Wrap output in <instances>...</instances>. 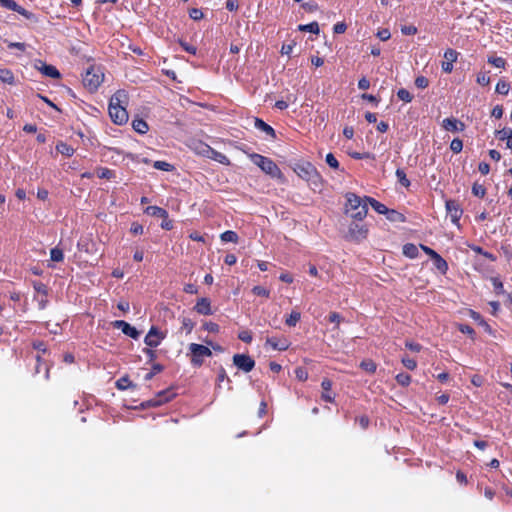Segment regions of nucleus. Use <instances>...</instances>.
<instances>
[{
    "instance_id": "1a4fd4ad",
    "label": "nucleus",
    "mask_w": 512,
    "mask_h": 512,
    "mask_svg": "<svg viewBox=\"0 0 512 512\" xmlns=\"http://www.w3.org/2000/svg\"><path fill=\"white\" fill-rule=\"evenodd\" d=\"M446 210L447 214L451 219V222L456 225L460 226V218L463 214V210L460 207V204L456 200H447L446 201Z\"/></svg>"
},
{
    "instance_id": "8fccbe9b",
    "label": "nucleus",
    "mask_w": 512,
    "mask_h": 512,
    "mask_svg": "<svg viewBox=\"0 0 512 512\" xmlns=\"http://www.w3.org/2000/svg\"><path fill=\"white\" fill-rule=\"evenodd\" d=\"M353 159H356V160H361V159H371V160H375V156L369 152H364V153H360V152H352L349 154Z\"/></svg>"
},
{
    "instance_id": "aec40b11",
    "label": "nucleus",
    "mask_w": 512,
    "mask_h": 512,
    "mask_svg": "<svg viewBox=\"0 0 512 512\" xmlns=\"http://www.w3.org/2000/svg\"><path fill=\"white\" fill-rule=\"evenodd\" d=\"M207 151L209 152L207 155V158H210V159H212L220 164L226 165V166L231 164L229 158L225 154H223L213 148H211V150L207 149Z\"/></svg>"
},
{
    "instance_id": "bb28decb",
    "label": "nucleus",
    "mask_w": 512,
    "mask_h": 512,
    "mask_svg": "<svg viewBox=\"0 0 512 512\" xmlns=\"http://www.w3.org/2000/svg\"><path fill=\"white\" fill-rule=\"evenodd\" d=\"M132 127L136 132L140 134H145L149 129L147 122L143 119H134L132 122Z\"/></svg>"
},
{
    "instance_id": "774afa93",
    "label": "nucleus",
    "mask_w": 512,
    "mask_h": 512,
    "mask_svg": "<svg viewBox=\"0 0 512 512\" xmlns=\"http://www.w3.org/2000/svg\"><path fill=\"white\" fill-rule=\"evenodd\" d=\"M295 375L300 381H305L308 378L307 371L302 367H298L295 369Z\"/></svg>"
},
{
    "instance_id": "c85d7f7f",
    "label": "nucleus",
    "mask_w": 512,
    "mask_h": 512,
    "mask_svg": "<svg viewBox=\"0 0 512 512\" xmlns=\"http://www.w3.org/2000/svg\"><path fill=\"white\" fill-rule=\"evenodd\" d=\"M487 62L496 68L504 69L506 66V60L503 57L494 55L488 56Z\"/></svg>"
},
{
    "instance_id": "0eeeda50",
    "label": "nucleus",
    "mask_w": 512,
    "mask_h": 512,
    "mask_svg": "<svg viewBox=\"0 0 512 512\" xmlns=\"http://www.w3.org/2000/svg\"><path fill=\"white\" fill-rule=\"evenodd\" d=\"M166 335V332L161 331L156 326H152L144 338V343L150 348H156L166 338Z\"/></svg>"
},
{
    "instance_id": "c03bdc74",
    "label": "nucleus",
    "mask_w": 512,
    "mask_h": 512,
    "mask_svg": "<svg viewBox=\"0 0 512 512\" xmlns=\"http://www.w3.org/2000/svg\"><path fill=\"white\" fill-rule=\"evenodd\" d=\"M450 149L453 153L458 154L463 149V142L460 138H454L450 143Z\"/></svg>"
},
{
    "instance_id": "f03ea898",
    "label": "nucleus",
    "mask_w": 512,
    "mask_h": 512,
    "mask_svg": "<svg viewBox=\"0 0 512 512\" xmlns=\"http://www.w3.org/2000/svg\"><path fill=\"white\" fill-rule=\"evenodd\" d=\"M346 209L345 212L350 214V217L356 221H362L368 213V201L359 197L355 193L349 192L346 194Z\"/></svg>"
},
{
    "instance_id": "b1692460",
    "label": "nucleus",
    "mask_w": 512,
    "mask_h": 512,
    "mask_svg": "<svg viewBox=\"0 0 512 512\" xmlns=\"http://www.w3.org/2000/svg\"><path fill=\"white\" fill-rule=\"evenodd\" d=\"M146 213L151 216H155V217H159V218H163V219L168 218V212L164 208H161L159 206L147 207Z\"/></svg>"
},
{
    "instance_id": "39448f33",
    "label": "nucleus",
    "mask_w": 512,
    "mask_h": 512,
    "mask_svg": "<svg viewBox=\"0 0 512 512\" xmlns=\"http://www.w3.org/2000/svg\"><path fill=\"white\" fill-rule=\"evenodd\" d=\"M104 80V73L100 68L90 66L83 75V85L90 92H95Z\"/></svg>"
},
{
    "instance_id": "9b49d317",
    "label": "nucleus",
    "mask_w": 512,
    "mask_h": 512,
    "mask_svg": "<svg viewBox=\"0 0 512 512\" xmlns=\"http://www.w3.org/2000/svg\"><path fill=\"white\" fill-rule=\"evenodd\" d=\"M459 53L454 49H447L444 52L445 61L442 62L441 68L445 73H451L453 70V63L457 61Z\"/></svg>"
},
{
    "instance_id": "0e129e2a",
    "label": "nucleus",
    "mask_w": 512,
    "mask_h": 512,
    "mask_svg": "<svg viewBox=\"0 0 512 512\" xmlns=\"http://www.w3.org/2000/svg\"><path fill=\"white\" fill-rule=\"evenodd\" d=\"M238 338L245 343H251L252 334L249 330H243L238 334Z\"/></svg>"
},
{
    "instance_id": "2f4dec72",
    "label": "nucleus",
    "mask_w": 512,
    "mask_h": 512,
    "mask_svg": "<svg viewBox=\"0 0 512 512\" xmlns=\"http://www.w3.org/2000/svg\"><path fill=\"white\" fill-rule=\"evenodd\" d=\"M509 90H510V84L506 80L500 79L497 82L496 88H495L496 93L501 94V95H507L509 93Z\"/></svg>"
},
{
    "instance_id": "473e14b6",
    "label": "nucleus",
    "mask_w": 512,
    "mask_h": 512,
    "mask_svg": "<svg viewBox=\"0 0 512 512\" xmlns=\"http://www.w3.org/2000/svg\"><path fill=\"white\" fill-rule=\"evenodd\" d=\"M301 314L298 311H292L285 319V324L289 327H294L300 321Z\"/></svg>"
},
{
    "instance_id": "9d476101",
    "label": "nucleus",
    "mask_w": 512,
    "mask_h": 512,
    "mask_svg": "<svg viewBox=\"0 0 512 512\" xmlns=\"http://www.w3.org/2000/svg\"><path fill=\"white\" fill-rule=\"evenodd\" d=\"M349 236L355 241L366 239L368 235V228L365 224L352 223L348 230Z\"/></svg>"
},
{
    "instance_id": "a18cd8bd",
    "label": "nucleus",
    "mask_w": 512,
    "mask_h": 512,
    "mask_svg": "<svg viewBox=\"0 0 512 512\" xmlns=\"http://www.w3.org/2000/svg\"><path fill=\"white\" fill-rule=\"evenodd\" d=\"M252 293L256 296L265 297V298H269V296H270V291L260 285L254 286L252 289Z\"/></svg>"
},
{
    "instance_id": "49530a36",
    "label": "nucleus",
    "mask_w": 512,
    "mask_h": 512,
    "mask_svg": "<svg viewBox=\"0 0 512 512\" xmlns=\"http://www.w3.org/2000/svg\"><path fill=\"white\" fill-rule=\"evenodd\" d=\"M492 285L494 288V291L496 294H503L504 293V285L502 281L498 277H494L491 279Z\"/></svg>"
},
{
    "instance_id": "052dcab7",
    "label": "nucleus",
    "mask_w": 512,
    "mask_h": 512,
    "mask_svg": "<svg viewBox=\"0 0 512 512\" xmlns=\"http://www.w3.org/2000/svg\"><path fill=\"white\" fill-rule=\"evenodd\" d=\"M131 385V381L128 377H122L116 382V386L120 390H125Z\"/></svg>"
},
{
    "instance_id": "393cba45",
    "label": "nucleus",
    "mask_w": 512,
    "mask_h": 512,
    "mask_svg": "<svg viewBox=\"0 0 512 512\" xmlns=\"http://www.w3.org/2000/svg\"><path fill=\"white\" fill-rule=\"evenodd\" d=\"M403 254L410 259H415L419 255L418 247L413 243H407L403 246Z\"/></svg>"
},
{
    "instance_id": "37998d69",
    "label": "nucleus",
    "mask_w": 512,
    "mask_h": 512,
    "mask_svg": "<svg viewBox=\"0 0 512 512\" xmlns=\"http://www.w3.org/2000/svg\"><path fill=\"white\" fill-rule=\"evenodd\" d=\"M299 29L302 31H308L310 33L318 34L319 33V25L317 22H311L306 25H300Z\"/></svg>"
},
{
    "instance_id": "603ef678",
    "label": "nucleus",
    "mask_w": 512,
    "mask_h": 512,
    "mask_svg": "<svg viewBox=\"0 0 512 512\" xmlns=\"http://www.w3.org/2000/svg\"><path fill=\"white\" fill-rule=\"evenodd\" d=\"M401 362L409 370H415L417 368V362L408 356L402 357Z\"/></svg>"
},
{
    "instance_id": "4d7b16f0",
    "label": "nucleus",
    "mask_w": 512,
    "mask_h": 512,
    "mask_svg": "<svg viewBox=\"0 0 512 512\" xmlns=\"http://www.w3.org/2000/svg\"><path fill=\"white\" fill-rule=\"evenodd\" d=\"M326 163L333 169L339 168V162L332 153H328L325 158Z\"/></svg>"
},
{
    "instance_id": "680f3d73",
    "label": "nucleus",
    "mask_w": 512,
    "mask_h": 512,
    "mask_svg": "<svg viewBox=\"0 0 512 512\" xmlns=\"http://www.w3.org/2000/svg\"><path fill=\"white\" fill-rule=\"evenodd\" d=\"M355 421L359 424L362 429H367L370 423L368 416L361 415L356 417Z\"/></svg>"
},
{
    "instance_id": "c756f323",
    "label": "nucleus",
    "mask_w": 512,
    "mask_h": 512,
    "mask_svg": "<svg viewBox=\"0 0 512 512\" xmlns=\"http://www.w3.org/2000/svg\"><path fill=\"white\" fill-rule=\"evenodd\" d=\"M387 219L393 222H404L405 216L393 209H388V212L385 214Z\"/></svg>"
},
{
    "instance_id": "6ab92c4d",
    "label": "nucleus",
    "mask_w": 512,
    "mask_h": 512,
    "mask_svg": "<svg viewBox=\"0 0 512 512\" xmlns=\"http://www.w3.org/2000/svg\"><path fill=\"white\" fill-rule=\"evenodd\" d=\"M468 315L475 321L477 322L481 327H483V329L488 333V334H493V330L491 328V326L484 320V318L482 317V315L475 311V310H472V309H469L468 310Z\"/></svg>"
},
{
    "instance_id": "864d4df0",
    "label": "nucleus",
    "mask_w": 512,
    "mask_h": 512,
    "mask_svg": "<svg viewBox=\"0 0 512 512\" xmlns=\"http://www.w3.org/2000/svg\"><path fill=\"white\" fill-rule=\"evenodd\" d=\"M211 148H212V147H211V146H209L208 144H206V143H202V142H199V143L197 144V147L195 148V151L197 152V154L207 157V155H208V153H209V152L207 151V149H208V150H211Z\"/></svg>"
},
{
    "instance_id": "09e8293b",
    "label": "nucleus",
    "mask_w": 512,
    "mask_h": 512,
    "mask_svg": "<svg viewBox=\"0 0 512 512\" xmlns=\"http://www.w3.org/2000/svg\"><path fill=\"white\" fill-rule=\"evenodd\" d=\"M0 6L11 11H16L19 8V4L14 0H0Z\"/></svg>"
},
{
    "instance_id": "5701e85b",
    "label": "nucleus",
    "mask_w": 512,
    "mask_h": 512,
    "mask_svg": "<svg viewBox=\"0 0 512 512\" xmlns=\"http://www.w3.org/2000/svg\"><path fill=\"white\" fill-rule=\"evenodd\" d=\"M365 199L377 213L385 215L388 212V208L376 199L368 196H365Z\"/></svg>"
},
{
    "instance_id": "a19ab883",
    "label": "nucleus",
    "mask_w": 512,
    "mask_h": 512,
    "mask_svg": "<svg viewBox=\"0 0 512 512\" xmlns=\"http://www.w3.org/2000/svg\"><path fill=\"white\" fill-rule=\"evenodd\" d=\"M15 12L19 13L20 15L24 16L26 19L31 20L33 22L38 21V18L36 17V15L34 13L26 10L25 8H23L20 5H19V8H17V10Z\"/></svg>"
},
{
    "instance_id": "79ce46f5",
    "label": "nucleus",
    "mask_w": 512,
    "mask_h": 512,
    "mask_svg": "<svg viewBox=\"0 0 512 512\" xmlns=\"http://www.w3.org/2000/svg\"><path fill=\"white\" fill-rule=\"evenodd\" d=\"M397 97L406 103L411 102L413 99L411 93L405 88H401L397 91Z\"/></svg>"
},
{
    "instance_id": "58836bf2",
    "label": "nucleus",
    "mask_w": 512,
    "mask_h": 512,
    "mask_svg": "<svg viewBox=\"0 0 512 512\" xmlns=\"http://www.w3.org/2000/svg\"><path fill=\"white\" fill-rule=\"evenodd\" d=\"M395 174H396L398 181L401 183V185H403L404 187L410 186V184H411L410 180L407 178L406 173L403 169L398 168L396 170Z\"/></svg>"
},
{
    "instance_id": "f3484780",
    "label": "nucleus",
    "mask_w": 512,
    "mask_h": 512,
    "mask_svg": "<svg viewBox=\"0 0 512 512\" xmlns=\"http://www.w3.org/2000/svg\"><path fill=\"white\" fill-rule=\"evenodd\" d=\"M254 127L262 132H264L271 139H276V132L272 126L264 122L262 119L255 117L254 118Z\"/></svg>"
},
{
    "instance_id": "2eb2a0df",
    "label": "nucleus",
    "mask_w": 512,
    "mask_h": 512,
    "mask_svg": "<svg viewBox=\"0 0 512 512\" xmlns=\"http://www.w3.org/2000/svg\"><path fill=\"white\" fill-rule=\"evenodd\" d=\"M35 68L47 77L53 79H59L61 77L60 72L55 66L48 65L42 61H38V64H35Z\"/></svg>"
},
{
    "instance_id": "cd10ccee",
    "label": "nucleus",
    "mask_w": 512,
    "mask_h": 512,
    "mask_svg": "<svg viewBox=\"0 0 512 512\" xmlns=\"http://www.w3.org/2000/svg\"><path fill=\"white\" fill-rule=\"evenodd\" d=\"M166 394H167V392H165V391L160 392V393L157 395V399L149 400V401L147 402V405H148V406L156 407V406H160V405H162V404H163V403H165V402H168V401H169V398H168V397H166Z\"/></svg>"
},
{
    "instance_id": "6e6552de",
    "label": "nucleus",
    "mask_w": 512,
    "mask_h": 512,
    "mask_svg": "<svg viewBox=\"0 0 512 512\" xmlns=\"http://www.w3.org/2000/svg\"><path fill=\"white\" fill-rule=\"evenodd\" d=\"M233 363L245 373L252 371L255 367L254 359L247 354H235L233 356Z\"/></svg>"
},
{
    "instance_id": "13d9d810",
    "label": "nucleus",
    "mask_w": 512,
    "mask_h": 512,
    "mask_svg": "<svg viewBox=\"0 0 512 512\" xmlns=\"http://www.w3.org/2000/svg\"><path fill=\"white\" fill-rule=\"evenodd\" d=\"M193 328L194 322L190 318L184 317L182 319V329L186 330V332L189 334L192 332Z\"/></svg>"
},
{
    "instance_id": "c9c22d12",
    "label": "nucleus",
    "mask_w": 512,
    "mask_h": 512,
    "mask_svg": "<svg viewBox=\"0 0 512 512\" xmlns=\"http://www.w3.org/2000/svg\"><path fill=\"white\" fill-rule=\"evenodd\" d=\"M50 259L54 262H61L63 261L64 259V253H63V250L58 248V247H54L50 250Z\"/></svg>"
},
{
    "instance_id": "338daca9",
    "label": "nucleus",
    "mask_w": 512,
    "mask_h": 512,
    "mask_svg": "<svg viewBox=\"0 0 512 512\" xmlns=\"http://www.w3.org/2000/svg\"><path fill=\"white\" fill-rule=\"evenodd\" d=\"M189 16L193 20H200L204 17V14H203L202 10H200L198 8H192L189 12Z\"/></svg>"
},
{
    "instance_id": "4468645a",
    "label": "nucleus",
    "mask_w": 512,
    "mask_h": 512,
    "mask_svg": "<svg viewBox=\"0 0 512 512\" xmlns=\"http://www.w3.org/2000/svg\"><path fill=\"white\" fill-rule=\"evenodd\" d=\"M266 345L270 346L274 350L285 351L289 348L290 342L289 340L282 337H268L266 339Z\"/></svg>"
},
{
    "instance_id": "5fc2aeb1",
    "label": "nucleus",
    "mask_w": 512,
    "mask_h": 512,
    "mask_svg": "<svg viewBox=\"0 0 512 512\" xmlns=\"http://www.w3.org/2000/svg\"><path fill=\"white\" fill-rule=\"evenodd\" d=\"M472 193L475 196L483 198L485 196V194H486V189H485V187L483 185L475 183L472 186Z\"/></svg>"
},
{
    "instance_id": "a211bd4d",
    "label": "nucleus",
    "mask_w": 512,
    "mask_h": 512,
    "mask_svg": "<svg viewBox=\"0 0 512 512\" xmlns=\"http://www.w3.org/2000/svg\"><path fill=\"white\" fill-rule=\"evenodd\" d=\"M194 310L201 315L212 314L210 300L208 298L199 299L194 306Z\"/></svg>"
},
{
    "instance_id": "a878e982",
    "label": "nucleus",
    "mask_w": 512,
    "mask_h": 512,
    "mask_svg": "<svg viewBox=\"0 0 512 512\" xmlns=\"http://www.w3.org/2000/svg\"><path fill=\"white\" fill-rule=\"evenodd\" d=\"M56 150H57V152L61 153L64 156H67V157H71L75 152V149L71 145H69L63 141H60L59 143H57Z\"/></svg>"
},
{
    "instance_id": "7ed1b4c3",
    "label": "nucleus",
    "mask_w": 512,
    "mask_h": 512,
    "mask_svg": "<svg viewBox=\"0 0 512 512\" xmlns=\"http://www.w3.org/2000/svg\"><path fill=\"white\" fill-rule=\"evenodd\" d=\"M293 170L301 179L305 180L310 185H314L316 187L321 185V175L311 162L302 161L296 163Z\"/></svg>"
},
{
    "instance_id": "e2e57ef3",
    "label": "nucleus",
    "mask_w": 512,
    "mask_h": 512,
    "mask_svg": "<svg viewBox=\"0 0 512 512\" xmlns=\"http://www.w3.org/2000/svg\"><path fill=\"white\" fill-rule=\"evenodd\" d=\"M417 31V27L414 25H404L401 27V32L403 35H415Z\"/></svg>"
},
{
    "instance_id": "3c124183",
    "label": "nucleus",
    "mask_w": 512,
    "mask_h": 512,
    "mask_svg": "<svg viewBox=\"0 0 512 512\" xmlns=\"http://www.w3.org/2000/svg\"><path fill=\"white\" fill-rule=\"evenodd\" d=\"M477 83L482 86H487L490 83L488 72H480L477 74Z\"/></svg>"
},
{
    "instance_id": "f8f14e48",
    "label": "nucleus",
    "mask_w": 512,
    "mask_h": 512,
    "mask_svg": "<svg viewBox=\"0 0 512 512\" xmlns=\"http://www.w3.org/2000/svg\"><path fill=\"white\" fill-rule=\"evenodd\" d=\"M442 127L446 131L455 133V132L464 131L466 126L462 121H460L454 117H449V118L443 119Z\"/></svg>"
},
{
    "instance_id": "20e7f679",
    "label": "nucleus",
    "mask_w": 512,
    "mask_h": 512,
    "mask_svg": "<svg viewBox=\"0 0 512 512\" xmlns=\"http://www.w3.org/2000/svg\"><path fill=\"white\" fill-rule=\"evenodd\" d=\"M249 158L267 175L273 178L280 177L282 175L281 170L272 159L257 153L249 154Z\"/></svg>"
},
{
    "instance_id": "4c0bfd02",
    "label": "nucleus",
    "mask_w": 512,
    "mask_h": 512,
    "mask_svg": "<svg viewBox=\"0 0 512 512\" xmlns=\"http://www.w3.org/2000/svg\"><path fill=\"white\" fill-rule=\"evenodd\" d=\"M457 329L461 333L468 335L472 340L475 339L476 333H475L474 329L470 325H467V324H457Z\"/></svg>"
},
{
    "instance_id": "e433bc0d",
    "label": "nucleus",
    "mask_w": 512,
    "mask_h": 512,
    "mask_svg": "<svg viewBox=\"0 0 512 512\" xmlns=\"http://www.w3.org/2000/svg\"><path fill=\"white\" fill-rule=\"evenodd\" d=\"M153 167L157 170L166 171V172H171L175 169L172 164H170L166 161H155L153 163Z\"/></svg>"
},
{
    "instance_id": "423d86ee",
    "label": "nucleus",
    "mask_w": 512,
    "mask_h": 512,
    "mask_svg": "<svg viewBox=\"0 0 512 512\" xmlns=\"http://www.w3.org/2000/svg\"><path fill=\"white\" fill-rule=\"evenodd\" d=\"M190 361L194 367H200L204 363V358L212 355L211 350L204 345L191 343L189 345Z\"/></svg>"
},
{
    "instance_id": "f257e3e1",
    "label": "nucleus",
    "mask_w": 512,
    "mask_h": 512,
    "mask_svg": "<svg viewBox=\"0 0 512 512\" xmlns=\"http://www.w3.org/2000/svg\"><path fill=\"white\" fill-rule=\"evenodd\" d=\"M128 103V94L125 90H117L110 98L108 111L111 120L117 125H123L128 121V113L125 105Z\"/></svg>"
},
{
    "instance_id": "bf43d9fd",
    "label": "nucleus",
    "mask_w": 512,
    "mask_h": 512,
    "mask_svg": "<svg viewBox=\"0 0 512 512\" xmlns=\"http://www.w3.org/2000/svg\"><path fill=\"white\" fill-rule=\"evenodd\" d=\"M343 320L342 316L338 312H331L328 315V321L331 323H336V328L339 327V324Z\"/></svg>"
},
{
    "instance_id": "412c9836",
    "label": "nucleus",
    "mask_w": 512,
    "mask_h": 512,
    "mask_svg": "<svg viewBox=\"0 0 512 512\" xmlns=\"http://www.w3.org/2000/svg\"><path fill=\"white\" fill-rule=\"evenodd\" d=\"M431 260L433 261L435 268L442 275H445L447 273L448 268H449L448 263L440 254L437 253L435 256H433V258Z\"/></svg>"
},
{
    "instance_id": "6e6d98bb",
    "label": "nucleus",
    "mask_w": 512,
    "mask_h": 512,
    "mask_svg": "<svg viewBox=\"0 0 512 512\" xmlns=\"http://www.w3.org/2000/svg\"><path fill=\"white\" fill-rule=\"evenodd\" d=\"M415 86L419 89H425L429 85V80L425 76H418L415 79Z\"/></svg>"
},
{
    "instance_id": "ddd939ff",
    "label": "nucleus",
    "mask_w": 512,
    "mask_h": 512,
    "mask_svg": "<svg viewBox=\"0 0 512 512\" xmlns=\"http://www.w3.org/2000/svg\"><path fill=\"white\" fill-rule=\"evenodd\" d=\"M112 324L114 328L121 329L125 335L131 337L132 339H137L140 335L139 331L135 327L131 326L124 320H116Z\"/></svg>"
},
{
    "instance_id": "7c9ffc66",
    "label": "nucleus",
    "mask_w": 512,
    "mask_h": 512,
    "mask_svg": "<svg viewBox=\"0 0 512 512\" xmlns=\"http://www.w3.org/2000/svg\"><path fill=\"white\" fill-rule=\"evenodd\" d=\"M220 238L223 242H232V243H237L238 239H239L237 233L232 230H227V231L223 232L220 235Z\"/></svg>"
},
{
    "instance_id": "de8ad7c7",
    "label": "nucleus",
    "mask_w": 512,
    "mask_h": 512,
    "mask_svg": "<svg viewBox=\"0 0 512 512\" xmlns=\"http://www.w3.org/2000/svg\"><path fill=\"white\" fill-rule=\"evenodd\" d=\"M163 369H164L163 365H161L159 363L153 364L151 371L148 374H146L145 380H151L154 375L162 372Z\"/></svg>"
},
{
    "instance_id": "ea45409f",
    "label": "nucleus",
    "mask_w": 512,
    "mask_h": 512,
    "mask_svg": "<svg viewBox=\"0 0 512 512\" xmlns=\"http://www.w3.org/2000/svg\"><path fill=\"white\" fill-rule=\"evenodd\" d=\"M397 383L403 387L408 386L411 383V376L407 373H399L395 377Z\"/></svg>"
},
{
    "instance_id": "f704fd0d",
    "label": "nucleus",
    "mask_w": 512,
    "mask_h": 512,
    "mask_svg": "<svg viewBox=\"0 0 512 512\" xmlns=\"http://www.w3.org/2000/svg\"><path fill=\"white\" fill-rule=\"evenodd\" d=\"M360 367L364 371H366V372H368L370 374H373L376 371L377 365H376V363L373 360L368 359V360H363L360 363Z\"/></svg>"
},
{
    "instance_id": "69168bd1",
    "label": "nucleus",
    "mask_w": 512,
    "mask_h": 512,
    "mask_svg": "<svg viewBox=\"0 0 512 512\" xmlns=\"http://www.w3.org/2000/svg\"><path fill=\"white\" fill-rule=\"evenodd\" d=\"M203 328L210 333H217L219 331V325L215 322H206Z\"/></svg>"
},
{
    "instance_id": "4be33fe9",
    "label": "nucleus",
    "mask_w": 512,
    "mask_h": 512,
    "mask_svg": "<svg viewBox=\"0 0 512 512\" xmlns=\"http://www.w3.org/2000/svg\"><path fill=\"white\" fill-rule=\"evenodd\" d=\"M0 80L5 84L14 85V73L8 68H0Z\"/></svg>"
},
{
    "instance_id": "72a5a7b5",
    "label": "nucleus",
    "mask_w": 512,
    "mask_h": 512,
    "mask_svg": "<svg viewBox=\"0 0 512 512\" xmlns=\"http://www.w3.org/2000/svg\"><path fill=\"white\" fill-rule=\"evenodd\" d=\"M97 175L101 179L110 180L115 177V172L106 167H99L97 168Z\"/></svg>"
},
{
    "instance_id": "dca6fc26",
    "label": "nucleus",
    "mask_w": 512,
    "mask_h": 512,
    "mask_svg": "<svg viewBox=\"0 0 512 512\" xmlns=\"http://www.w3.org/2000/svg\"><path fill=\"white\" fill-rule=\"evenodd\" d=\"M321 387L323 389L321 399L325 402L333 403L335 401V394L331 391L332 381L328 378H324L321 382Z\"/></svg>"
}]
</instances>
